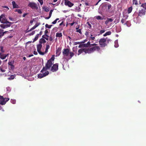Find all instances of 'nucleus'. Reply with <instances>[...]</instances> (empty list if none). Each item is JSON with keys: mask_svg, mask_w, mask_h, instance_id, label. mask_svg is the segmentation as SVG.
I'll return each instance as SVG.
<instances>
[{"mask_svg": "<svg viewBox=\"0 0 146 146\" xmlns=\"http://www.w3.org/2000/svg\"><path fill=\"white\" fill-rule=\"evenodd\" d=\"M54 59V56H53L49 60L47 61L46 64L45 66L43 68L40 72L43 73L44 72L46 71L47 70L50 69L53 63Z\"/></svg>", "mask_w": 146, "mask_h": 146, "instance_id": "f257e3e1", "label": "nucleus"}, {"mask_svg": "<svg viewBox=\"0 0 146 146\" xmlns=\"http://www.w3.org/2000/svg\"><path fill=\"white\" fill-rule=\"evenodd\" d=\"M97 44L95 43L92 44L90 45V48L92 52H93L96 50L99 51L100 49L99 46H97Z\"/></svg>", "mask_w": 146, "mask_h": 146, "instance_id": "f03ea898", "label": "nucleus"}, {"mask_svg": "<svg viewBox=\"0 0 146 146\" xmlns=\"http://www.w3.org/2000/svg\"><path fill=\"white\" fill-rule=\"evenodd\" d=\"M3 24H7V23H13L10 22L7 20L5 15L4 14H2L0 16V22Z\"/></svg>", "mask_w": 146, "mask_h": 146, "instance_id": "7ed1b4c3", "label": "nucleus"}, {"mask_svg": "<svg viewBox=\"0 0 146 146\" xmlns=\"http://www.w3.org/2000/svg\"><path fill=\"white\" fill-rule=\"evenodd\" d=\"M106 39L104 38H102L99 40V44L101 47H105L107 46L106 43Z\"/></svg>", "mask_w": 146, "mask_h": 146, "instance_id": "20e7f679", "label": "nucleus"}, {"mask_svg": "<svg viewBox=\"0 0 146 146\" xmlns=\"http://www.w3.org/2000/svg\"><path fill=\"white\" fill-rule=\"evenodd\" d=\"M58 63L54 64L51 67V71L53 72L56 71L58 70Z\"/></svg>", "mask_w": 146, "mask_h": 146, "instance_id": "39448f33", "label": "nucleus"}, {"mask_svg": "<svg viewBox=\"0 0 146 146\" xmlns=\"http://www.w3.org/2000/svg\"><path fill=\"white\" fill-rule=\"evenodd\" d=\"M42 74H39L38 75V77L39 78H41L43 77L46 76L48 75L49 74V72L48 71H46L45 72L42 73Z\"/></svg>", "mask_w": 146, "mask_h": 146, "instance_id": "423d86ee", "label": "nucleus"}, {"mask_svg": "<svg viewBox=\"0 0 146 146\" xmlns=\"http://www.w3.org/2000/svg\"><path fill=\"white\" fill-rule=\"evenodd\" d=\"M65 1L64 4L66 6H68L69 7H71L73 6L74 4L70 1H68V0H64Z\"/></svg>", "mask_w": 146, "mask_h": 146, "instance_id": "0eeeda50", "label": "nucleus"}, {"mask_svg": "<svg viewBox=\"0 0 146 146\" xmlns=\"http://www.w3.org/2000/svg\"><path fill=\"white\" fill-rule=\"evenodd\" d=\"M28 6L33 9H35L37 8L36 4L34 2H30Z\"/></svg>", "mask_w": 146, "mask_h": 146, "instance_id": "6e6552de", "label": "nucleus"}, {"mask_svg": "<svg viewBox=\"0 0 146 146\" xmlns=\"http://www.w3.org/2000/svg\"><path fill=\"white\" fill-rule=\"evenodd\" d=\"M70 49L69 50L68 48L64 49L62 52L63 55H64V56H68L69 53L70 52Z\"/></svg>", "mask_w": 146, "mask_h": 146, "instance_id": "1a4fd4ad", "label": "nucleus"}, {"mask_svg": "<svg viewBox=\"0 0 146 146\" xmlns=\"http://www.w3.org/2000/svg\"><path fill=\"white\" fill-rule=\"evenodd\" d=\"M145 9H141L139 11L138 16L141 17L142 16L144 15L145 14Z\"/></svg>", "mask_w": 146, "mask_h": 146, "instance_id": "9d476101", "label": "nucleus"}, {"mask_svg": "<svg viewBox=\"0 0 146 146\" xmlns=\"http://www.w3.org/2000/svg\"><path fill=\"white\" fill-rule=\"evenodd\" d=\"M12 23H7L6 24H1L0 25V27L3 29H5L6 28L9 27L11 26V24Z\"/></svg>", "mask_w": 146, "mask_h": 146, "instance_id": "9b49d317", "label": "nucleus"}, {"mask_svg": "<svg viewBox=\"0 0 146 146\" xmlns=\"http://www.w3.org/2000/svg\"><path fill=\"white\" fill-rule=\"evenodd\" d=\"M8 55V54H4L3 53L0 52V58L2 60L4 59Z\"/></svg>", "mask_w": 146, "mask_h": 146, "instance_id": "f8f14e48", "label": "nucleus"}, {"mask_svg": "<svg viewBox=\"0 0 146 146\" xmlns=\"http://www.w3.org/2000/svg\"><path fill=\"white\" fill-rule=\"evenodd\" d=\"M6 69L7 67L5 65H2L0 66V71L2 72H5Z\"/></svg>", "mask_w": 146, "mask_h": 146, "instance_id": "ddd939ff", "label": "nucleus"}, {"mask_svg": "<svg viewBox=\"0 0 146 146\" xmlns=\"http://www.w3.org/2000/svg\"><path fill=\"white\" fill-rule=\"evenodd\" d=\"M5 102H4V98L3 96H1L0 97V104L1 105H5Z\"/></svg>", "mask_w": 146, "mask_h": 146, "instance_id": "4468645a", "label": "nucleus"}, {"mask_svg": "<svg viewBox=\"0 0 146 146\" xmlns=\"http://www.w3.org/2000/svg\"><path fill=\"white\" fill-rule=\"evenodd\" d=\"M90 41H88L87 43L82 44V45L84 47L88 48L90 47Z\"/></svg>", "mask_w": 146, "mask_h": 146, "instance_id": "2eb2a0df", "label": "nucleus"}, {"mask_svg": "<svg viewBox=\"0 0 146 146\" xmlns=\"http://www.w3.org/2000/svg\"><path fill=\"white\" fill-rule=\"evenodd\" d=\"M84 52L85 54H90L92 53L90 48H84Z\"/></svg>", "mask_w": 146, "mask_h": 146, "instance_id": "dca6fc26", "label": "nucleus"}, {"mask_svg": "<svg viewBox=\"0 0 146 146\" xmlns=\"http://www.w3.org/2000/svg\"><path fill=\"white\" fill-rule=\"evenodd\" d=\"M12 3L13 5V7L14 8H18L19 6L17 4L15 1H13L12 2Z\"/></svg>", "mask_w": 146, "mask_h": 146, "instance_id": "f3484780", "label": "nucleus"}, {"mask_svg": "<svg viewBox=\"0 0 146 146\" xmlns=\"http://www.w3.org/2000/svg\"><path fill=\"white\" fill-rule=\"evenodd\" d=\"M61 53V49L58 48L56 51V56H59Z\"/></svg>", "mask_w": 146, "mask_h": 146, "instance_id": "a211bd4d", "label": "nucleus"}, {"mask_svg": "<svg viewBox=\"0 0 146 146\" xmlns=\"http://www.w3.org/2000/svg\"><path fill=\"white\" fill-rule=\"evenodd\" d=\"M7 32V31L4 32L3 30L0 29V38H1L4 35V34Z\"/></svg>", "mask_w": 146, "mask_h": 146, "instance_id": "6ab92c4d", "label": "nucleus"}, {"mask_svg": "<svg viewBox=\"0 0 146 146\" xmlns=\"http://www.w3.org/2000/svg\"><path fill=\"white\" fill-rule=\"evenodd\" d=\"M42 46V44L40 43V44L37 45V51L40 50Z\"/></svg>", "mask_w": 146, "mask_h": 146, "instance_id": "aec40b11", "label": "nucleus"}, {"mask_svg": "<svg viewBox=\"0 0 146 146\" xmlns=\"http://www.w3.org/2000/svg\"><path fill=\"white\" fill-rule=\"evenodd\" d=\"M39 42L40 44H42V43H45L46 42V41L44 38H42L40 39Z\"/></svg>", "mask_w": 146, "mask_h": 146, "instance_id": "412c9836", "label": "nucleus"}, {"mask_svg": "<svg viewBox=\"0 0 146 146\" xmlns=\"http://www.w3.org/2000/svg\"><path fill=\"white\" fill-rule=\"evenodd\" d=\"M133 9V7L132 6L129 7L127 9V13L128 14H129L131 13Z\"/></svg>", "mask_w": 146, "mask_h": 146, "instance_id": "4be33fe9", "label": "nucleus"}, {"mask_svg": "<svg viewBox=\"0 0 146 146\" xmlns=\"http://www.w3.org/2000/svg\"><path fill=\"white\" fill-rule=\"evenodd\" d=\"M84 52V48L78 50V55H79L82 52Z\"/></svg>", "mask_w": 146, "mask_h": 146, "instance_id": "5701e85b", "label": "nucleus"}, {"mask_svg": "<svg viewBox=\"0 0 146 146\" xmlns=\"http://www.w3.org/2000/svg\"><path fill=\"white\" fill-rule=\"evenodd\" d=\"M127 18H123L121 20V22L122 24L124 23V25H125L127 24L126 23V20Z\"/></svg>", "mask_w": 146, "mask_h": 146, "instance_id": "b1692460", "label": "nucleus"}, {"mask_svg": "<svg viewBox=\"0 0 146 146\" xmlns=\"http://www.w3.org/2000/svg\"><path fill=\"white\" fill-rule=\"evenodd\" d=\"M95 18L97 20H103L104 19V18L101 17L100 16H98L95 17Z\"/></svg>", "mask_w": 146, "mask_h": 146, "instance_id": "393cba45", "label": "nucleus"}, {"mask_svg": "<svg viewBox=\"0 0 146 146\" xmlns=\"http://www.w3.org/2000/svg\"><path fill=\"white\" fill-rule=\"evenodd\" d=\"M111 32L110 31H109L106 32L105 34L103 35L104 36H106L107 35H109L111 34Z\"/></svg>", "mask_w": 146, "mask_h": 146, "instance_id": "a878e982", "label": "nucleus"}, {"mask_svg": "<svg viewBox=\"0 0 146 146\" xmlns=\"http://www.w3.org/2000/svg\"><path fill=\"white\" fill-rule=\"evenodd\" d=\"M97 35L95 34L94 35V36L93 37H90L89 39V40H94L95 38V37Z\"/></svg>", "mask_w": 146, "mask_h": 146, "instance_id": "bb28decb", "label": "nucleus"}, {"mask_svg": "<svg viewBox=\"0 0 146 146\" xmlns=\"http://www.w3.org/2000/svg\"><path fill=\"white\" fill-rule=\"evenodd\" d=\"M39 24L38 23L36 24L33 27L31 28L30 29V31H32V30L35 29L36 27H37L38 25Z\"/></svg>", "mask_w": 146, "mask_h": 146, "instance_id": "cd10ccee", "label": "nucleus"}, {"mask_svg": "<svg viewBox=\"0 0 146 146\" xmlns=\"http://www.w3.org/2000/svg\"><path fill=\"white\" fill-rule=\"evenodd\" d=\"M56 37H60L62 36V35L61 33H57L56 34Z\"/></svg>", "mask_w": 146, "mask_h": 146, "instance_id": "c85d7f7f", "label": "nucleus"}, {"mask_svg": "<svg viewBox=\"0 0 146 146\" xmlns=\"http://www.w3.org/2000/svg\"><path fill=\"white\" fill-rule=\"evenodd\" d=\"M48 36L47 35H44L42 36V37L43 38H44L47 40H48Z\"/></svg>", "mask_w": 146, "mask_h": 146, "instance_id": "c756f323", "label": "nucleus"}, {"mask_svg": "<svg viewBox=\"0 0 146 146\" xmlns=\"http://www.w3.org/2000/svg\"><path fill=\"white\" fill-rule=\"evenodd\" d=\"M39 34H37L35 36V38L33 40V42H35L36 41L38 38Z\"/></svg>", "mask_w": 146, "mask_h": 146, "instance_id": "7c9ffc66", "label": "nucleus"}, {"mask_svg": "<svg viewBox=\"0 0 146 146\" xmlns=\"http://www.w3.org/2000/svg\"><path fill=\"white\" fill-rule=\"evenodd\" d=\"M105 32V30H101V31H100V32H99V34H98V36H99L100 35L102 34L103 33H104Z\"/></svg>", "mask_w": 146, "mask_h": 146, "instance_id": "2f4dec72", "label": "nucleus"}, {"mask_svg": "<svg viewBox=\"0 0 146 146\" xmlns=\"http://www.w3.org/2000/svg\"><path fill=\"white\" fill-rule=\"evenodd\" d=\"M133 4L136 5H138L137 0H133Z\"/></svg>", "mask_w": 146, "mask_h": 146, "instance_id": "473e14b6", "label": "nucleus"}, {"mask_svg": "<svg viewBox=\"0 0 146 146\" xmlns=\"http://www.w3.org/2000/svg\"><path fill=\"white\" fill-rule=\"evenodd\" d=\"M15 78V76L13 75H11L10 76V77L8 79L9 80H11Z\"/></svg>", "mask_w": 146, "mask_h": 146, "instance_id": "72a5a7b5", "label": "nucleus"}, {"mask_svg": "<svg viewBox=\"0 0 146 146\" xmlns=\"http://www.w3.org/2000/svg\"><path fill=\"white\" fill-rule=\"evenodd\" d=\"M52 26V25H48V24H46L45 25V27L46 28H48V29L51 28V27Z\"/></svg>", "mask_w": 146, "mask_h": 146, "instance_id": "f704fd0d", "label": "nucleus"}, {"mask_svg": "<svg viewBox=\"0 0 146 146\" xmlns=\"http://www.w3.org/2000/svg\"><path fill=\"white\" fill-rule=\"evenodd\" d=\"M14 61L9 62H8V64L9 65L11 66V65H13V64L14 63Z\"/></svg>", "mask_w": 146, "mask_h": 146, "instance_id": "c9c22d12", "label": "nucleus"}, {"mask_svg": "<svg viewBox=\"0 0 146 146\" xmlns=\"http://www.w3.org/2000/svg\"><path fill=\"white\" fill-rule=\"evenodd\" d=\"M38 53L40 54L43 55L45 53L44 52H42L40 50H39L38 51H37Z\"/></svg>", "mask_w": 146, "mask_h": 146, "instance_id": "e433bc0d", "label": "nucleus"}, {"mask_svg": "<svg viewBox=\"0 0 146 146\" xmlns=\"http://www.w3.org/2000/svg\"><path fill=\"white\" fill-rule=\"evenodd\" d=\"M59 20V18H57L53 22H52V23L53 24H56L57 22V21Z\"/></svg>", "mask_w": 146, "mask_h": 146, "instance_id": "4c0bfd02", "label": "nucleus"}, {"mask_svg": "<svg viewBox=\"0 0 146 146\" xmlns=\"http://www.w3.org/2000/svg\"><path fill=\"white\" fill-rule=\"evenodd\" d=\"M87 24H88V27L90 29H91L92 27L91 25L89 23V22H87Z\"/></svg>", "mask_w": 146, "mask_h": 146, "instance_id": "58836bf2", "label": "nucleus"}, {"mask_svg": "<svg viewBox=\"0 0 146 146\" xmlns=\"http://www.w3.org/2000/svg\"><path fill=\"white\" fill-rule=\"evenodd\" d=\"M16 11H17L18 13L19 14H21L22 13V11L21 10L19 9L16 10Z\"/></svg>", "mask_w": 146, "mask_h": 146, "instance_id": "ea45409f", "label": "nucleus"}, {"mask_svg": "<svg viewBox=\"0 0 146 146\" xmlns=\"http://www.w3.org/2000/svg\"><path fill=\"white\" fill-rule=\"evenodd\" d=\"M69 53H70V58H71L74 55V54L72 52H70Z\"/></svg>", "mask_w": 146, "mask_h": 146, "instance_id": "a19ab883", "label": "nucleus"}, {"mask_svg": "<svg viewBox=\"0 0 146 146\" xmlns=\"http://www.w3.org/2000/svg\"><path fill=\"white\" fill-rule=\"evenodd\" d=\"M0 50L2 52L1 53H3L4 52V50H3V47L2 46H0Z\"/></svg>", "mask_w": 146, "mask_h": 146, "instance_id": "79ce46f5", "label": "nucleus"}, {"mask_svg": "<svg viewBox=\"0 0 146 146\" xmlns=\"http://www.w3.org/2000/svg\"><path fill=\"white\" fill-rule=\"evenodd\" d=\"M44 9L45 11L46 12L48 11L49 10V9L46 7H44Z\"/></svg>", "mask_w": 146, "mask_h": 146, "instance_id": "37998d69", "label": "nucleus"}, {"mask_svg": "<svg viewBox=\"0 0 146 146\" xmlns=\"http://www.w3.org/2000/svg\"><path fill=\"white\" fill-rule=\"evenodd\" d=\"M38 2L40 3V5H42L43 4V0H38Z\"/></svg>", "mask_w": 146, "mask_h": 146, "instance_id": "c03bdc74", "label": "nucleus"}, {"mask_svg": "<svg viewBox=\"0 0 146 146\" xmlns=\"http://www.w3.org/2000/svg\"><path fill=\"white\" fill-rule=\"evenodd\" d=\"M4 102H5V103H6V102L9 100V98H4Z\"/></svg>", "mask_w": 146, "mask_h": 146, "instance_id": "a18cd8bd", "label": "nucleus"}, {"mask_svg": "<svg viewBox=\"0 0 146 146\" xmlns=\"http://www.w3.org/2000/svg\"><path fill=\"white\" fill-rule=\"evenodd\" d=\"M108 20V21L110 22H111L113 21V19H112L111 18H108L107 19Z\"/></svg>", "mask_w": 146, "mask_h": 146, "instance_id": "49530a36", "label": "nucleus"}, {"mask_svg": "<svg viewBox=\"0 0 146 146\" xmlns=\"http://www.w3.org/2000/svg\"><path fill=\"white\" fill-rule=\"evenodd\" d=\"M107 7L108 9L109 10L111 7V5L109 4L108 5Z\"/></svg>", "mask_w": 146, "mask_h": 146, "instance_id": "de8ad7c7", "label": "nucleus"}, {"mask_svg": "<svg viewBox=\"0 0 146 146\" xmlns=\"http://www.w3.org/2000/svg\"><path fill=\"white\" fill-rule=\"evenodd\" d=\"M53 10H50V12L49 13V16L51 17L52 13L53 12Z\"/></svg>", "mask_w": 146, "mask_h": 146, "instance_id": "09e8293b", "label": "nucleus"}, {"mask_svg": "<svg viewBox=\"0 0 146 146\" xmlns=\"http://www.w3.org/2000/svg\"><path fill=\"white\" fill-rule=\"evenodd\" d=\"M117 42L116 41H115V44L114 45L115 47L116 48H117L118 47V45L116 44L117 43Z\"/></svg>", "mask_w": 146, "mask_h": 146, "instance_id": "8fccbe9b", "label": "nucleus"}, {"mask_svg": "<svg viewBox=\"0 0 146 146\" xmlns=\"http://www.w3.org/2000/svg\"><path fill=\"white\" fill-rule=\"evenodd\" d=\"M76 32L79 33L80 34H82V32L81 31V30L80 29H79L78 30L76 31Z\"/></svg>", "mask_w": 146, "mask_h": 146, "instance_id": "3c124183", "label": "nucleus"}, {"mask_svg": "<svg viewBox=\"0 0 146 146\" xmlns=\"http://www.w3.org/2000/svg\"><path fill=\"white\" fill-rule=\"evenodd\" d=\"M50 46L49 45V44H46V49H48L49 48H50Z\"/></svg>", "mask_w": 146, "mask_h": 146, "instance_id": "603ef678", "label": "nucleus"}, {"mask_svg": "<svg viewBox=\"0 0 146 146\" xmlns=\"http://www.w3.org/2000/svg\"><path fill=\"white\" fill-rule=\"evenodd\" d=\"M35 33V31H33L31 33L29 34L30 35H34Z\"/></svg>", "mask_w": 146, "mask_h": 146, "instance_id": "864d4df0", "label": "nucleus"}, {"mask_svg": "<svg viewBox=\"0 0 146 146\" xmlns=\"http://www.w3.org/2000/svg\"><path fill=\"white\" fill-rule=\"evenodd\" d=\"M81 42H74V44L75 45L80 44Z\"/></svg>", "mask_w": 146, "mask_h": 146, "instance_id": "5fc2aeb1", "label": "nucleus"}, {"mask_svg": "<svg viewBox=\"0 0 146 146\" xmlns=\"http://www.w3.org/2000/svg\"><path fill=\"white\" fill-rule=\"evenodd\" d=\"M48 33V31L47 29L45 31V35H46V34Z\"/></svg>", "mask_w": 146, "mask_h": 146, "instance_id": "6e6d98bb", "label": "nucleus"}, {"mask_svg": "<svg viewBox=\"0 0 146 146\" xmlns=\"http://www.w3.org/2000/svg\"><path fill=\"white\" fill-rule=\"evenodd\" d=\"M10 66H11L10 67H11V68L12 69H14L15 68V66L13 65H11Z\"/></svg>", "mask_w": 146, "mask_h": 146, "instance_id": "4d7b16f0", "label": "nucleus"}, {"mask_svg": "<svg viewBox=\"0 0 146 146\" xmlns=\"http://www.w3.org/2000/svg\"><path fill=\"white\" fill-rule=\"evenodd\" d=\"M49 40L52 41L53 40V38L52 36H50L49 38Z\"/></svg>", "mask_w": 146, "mask_h": 146, "instance_id": "13d9d810", "label": "nucleus"}, {"mask_svg": "<svg viewBox=\"0 0 146 146\" xmlns=\"http://www.w3.org/2000/svg\"><path fill=\"white\" fill-rule=\"evenodd\" d=\"M28 14V13H24L23 15V17H25L26 16V15H27Z\"/></svg>", "mask_w": 146, "mask_h": 146, "instance_id": "bf43d9fd", "label": "nucleus"}, {"mask_svg": "<svg viewBox=\"0 0 146 146\" xmlns=\"http://www.w3.org/2000/svg\"><path fill=\"white\" fill-rule=\"evenodd\" d=\"M28 29H27L26 30V33H28V32H30L31 31H30V29L29 30H28Z\"/></svg>", "mask_w": 146, "mask_h": 146, "instance_id": "052dcab7", "label": "nucleus"}, {"mask_svg": "<svg viewBox=\"0 0 146 146\" xmlns=\"http://www.w3.org/2000/svg\"><path fill=\"white\" fill-rule=\"evenodd\" d=\"M145 9L146 10V3H144V7Z\"/></svg>", "mask_w": 146, "mask_h": 146, "instance_id": "680f3d73", "label": "nucleus"}, {"mask_svg": "<svg viewBox=\"0 0 146 146\" xmlns=\"http://www.w3.org/2000/svg\"><path fill=\"white\" fill-rule=\"evenodd\" d=\"M89 34V33L88 32L86 31L85 33V35L86 36H87Z\"/></svg>", "mask_w": 146, "mask_h": 146, "instance_id": "e2e57ef3", "label": "nucleus"}, {"mask_svg": "<svg viewBox=\"0 0 146 146\" xmlns=\"http://www.w3.org/2000/svg\"><path fill=\"white\" fill-rule=\"evenodd\" d=\"M33 53L35 55H37L38 54L37 52L35 51H34Z\"/></svg>", "mask_w": 146, "mask_h": 146, "instance_id": "0e129e2a", "label": "nucleus"}, {"mask_svg": "<svg viewBox=\"0 0 146 146\" xmlns=\"http://www.w3.org/2000/svg\"><path fill=\"white\" fill-rule=\"evenodd\" d=\"M108 21V19H107V20H106V21H105V24H106V25L108 23V22H109V21Z\"/></svg>", "mask_w": 146, "mask_h": 146, "instance_id": "69168bd1", "label": "nucleus"}, {"mask_svg": "<svg viewBox=\"0 0 146 146\" xmlns=\"http://www.w3.org/2000/svg\"><path fill=\"white\" fill-rule=\"evenodd\" d=\"M74 23H75L74 22H73V23H70V24L71 26H72L74 24Z\"/></svg>", "mask_w": 146, "mask_h": 146, "instance_id": "338daca9", "label": "nucleus"}, {"mask_svg": "<svg viewBox=\"0 0 146 146\" xmlns=\"http://www.w3.org/2000/svg\"><path fill=\"white\" fill-rule=\"evenodd\" d=\"M48 49H45V52H44L45 53H46L47 52H48Z\"/></svg>", "mask_w": 146, "mask_h": 146, "instance_id": "774afa93", "label": "nucleus"}]
</instances>
